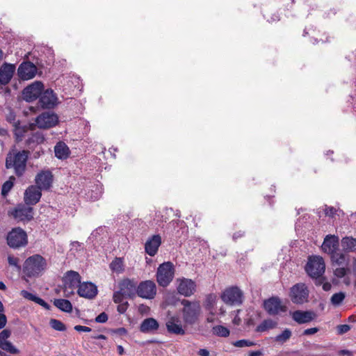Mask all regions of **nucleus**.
I'll return each instance as SVG.
<instances>
[{
    "instance_id": "30",
    "label": "nucleus",
    "mask_w": 356,
    "mask_h": 356,
    "mask_svg": "<svg viewBox=\"0 0 356 356\" xmlns=\"http://www.w3.org/2000/svg\"><path fill=\"white\" fill-rule=\"evenodd\" d=\"M70 152L69 147L64 142L60 141L54 147L55 156L59 159H67Z\"/></svg>"
},
{
    "instance_id": "59",
    "label": "nucleus",
    "mask_w": 356,
    "mask_h": 356,
    "mask_svg": "<svg viewBox=\"0 0 356 356\" xmlns=\"http://www.w3.org/2000/svg\"><path fill=\"white\" fill-rule=\"evenodd\" d=\"M240 312H241L240 309L236 310V315L234 316V319L232 320V323L234 325H238L241 323V318L238 315Z\"/></svg>"
},
{
    "instance_id": "60",
    "label": "nucleus",
    "mask_w": 356,
    "mask_h": 356,
    "mask_svg": "<svg viewBox=\"0 0 356 356\" xmlns=\"http://www.w3.org/2000/svg\"><path fill=\"white\" fill-rule=\"evenodd\" d=\"M113 333L119 335H125L127 333V330L124 327H120L113 330Z\"/></svg>"
},
{
    "instance_id": "29",
    "label": "nucleus",
    "mask_w": 356,
    "mask_h": 356,
    "mask_svg": "<svg viewBox=\"0 0 356 356\" xmlns=\"http://www.w3.org/2000/svg\"><path fill=\"white\" fill-rule=\"evenodd\" d=\"M159 327L158 321L154 318H147L142 321L139 330L143 333H150L157 330Z\"/></svg>"
},
{
    "instance_id": "9",
    "label": "nucleus",
    "mask_w": 356,
    "mask_h": 356,
    "mask_svg": "<svg viewBox=\"0 0 356 356\" xmlns=\"http://www.w3.org/2000/svg\"><path fill=\"white\" fill-rule=\"evenodd\" d=\"M220 298L227 305H240L243 302V293L238 286H231L225 289Z\"/></svg>"
},
{
    "instance_id": "5",
    "label": "nucleus",
    "mask_w": 356,
    "mask_h": 356,
    "mask_svg": "<svg viewBox=\"0 0 356 356\" xmlns=\"http://www.w3.org/2000/svg\"><path fill=\"white\" fill-rule=\"evenodd\" d=\"M183 320L186 325H193L196 323L201 314V306L198 301H190L186 299L181 300Z\"/></svg>"
},
{
    "instance_id": "21",
    "label": "nucleus",
    "mask_w": 356,
    "mask_h": 356,
    "mask_svg": "<svg viewBox=\"0 0 356 356\" xmlns=\"http://www.w3.org/2000/svg\"><path fill=\"white\" fill-rule=\"evenodd\" d=\"M77 293L81 297L92 299L97 294V288L95 284L90 282H86L79 284Z\"/></svg>"
},
{
    "instance_id": "55",
    "label": "nucleus",
    "mask_w": 356,
    "mask_h": 356,
    "mask_svg": "<svg viewBox=\"0 0 356 356\" xmlns=\"http://www.w3.org/2000/svg\"><path fill=\"white\" fill-rule=\"evenodd\" d=\"M318 331H319V328L316 327L307 328L303 331L302 334L305 335V336L312 335V334H314L315 333L318 332Z\"/></svg>"
},
{
    "instance_id": "1",
    "label": "nucleus",
    "mask_w": 356,
    "mask_h": 356,
    "mask_svg": "<svg viewBox=\"0 0 356 356\" xmlns=\"http://www.w3.org/2000/svg\"><path fill=\"white\" fill-rule=\"evenodd\" d=\"M30 156L29 150L18 151L13 149L6 155V168L13 169L15 175L21 177L26 170V163Z\"/></svg>"
},
{
    "instance_id": "12",
    "label": "nucleus",
    "mask_w": 356,
    "mask_h": 356,
    "mask_svg": "<svg viewBox=\"0 0 356 356\" xmlns=\"http://www.w3.org/2000/svg\"><path fill=\"white\" fill-rule=\"evenodd\" d=\"M156 295V284L152 280L143 281L137 285V296L142 298L151 300Z\"/></svg>"
},
{
    "instance_id": "2",
    "label": "nucleus",
    "mask_w": 356,
    "mask_h": 356,
    "mask_svg": "<svg viewBox=\"0 0 356 356\" xmlns=\"http://www.w3.org/2000/svg\"><path fill=\"white\" fill-rule=\"evenodd\" d=\"M47 266V260L40 254L29 257L24 262L22 272L24 276L31 278L40 276Z\"/></svg>"
},
{
    "instance_id": "26",
    "label": "nucleus",
    "mask_w": 356,
    "mask_h": 356,
    "mask_svg": "<svg viewBox=\"0 0 356 356\" xmlns=\"http://www.w3.org/2000/svg\"><path fill=\"white\" fill-rule=\"evenodd\" d=\"M105 238H106L105 227L100 226L92 231L87 241L92 243L93 245H101Z\"/></svg>"
},
{
    "instance_id": "45",
    "label": "nucleus",
    "mask_w": 356,
    "mask_h": 356,
    "mask_svg": "<svg viewBox=\"0 0 356 356\" xmlns=\"http://www.w3.org/2000/svg\"><path fill=\"white\" fill-rule=\"evenodd\" d=\"M50 326L56 331L64 332L66 330L65 325L59 320L51 318L49 321Z\"/></svg>"
},
{
    "instance_id": "17",
    "label": "nucleus",
    "mask_w": 356,
    "mask_h": 356,
    "mask_svg": "<svg viewBox=\"0 0 356 356\" xmlns=\"http://www.w3.org/2000/svg\"><path fill=\"white\" fill-rule=\"evenodd\" d=\"M36 72V66L30 61L23 62L20 64L17 70L19 77L23 80L33 79L35 76Z\"/></svg>"
},
{
    "instance_id": "62",
    "label": "nucleus",
    "mask_w": 356,
    "mask_h": 356,
    "mask_svg": "<svg viewBox=\"0 0 356 356\" xmlns=\"http://www.w3.org/2000/svg\"><path fill=\"white\" fill-rule=\"evenodd\" d=\"M325 280V278L322 280V284H323V289L325 291H328L331 289L332 288V285L330 282H323V281Z\"/></svg>"
},
{
    "instance_id": "58",
    "label": "nucleus",
    "mask_w": 356,
    "mask_h": 356,
    "mask_svg": "<svg viewBox=\"0 0 356 356\" xmlns=\"http://www.w3.org/2000/svg\"><path fill=\"white\" fill-rule=\"evenodd\" d=\"M7 323V318L5 314H0V329L5 327Z\"/></svg>"
},
{
    "instance_id": "57",
    "label": "nucleus",
    "mask_w": 356,
    "mask_h": 356,
    "mask_svg": "<svg viewBox=\"0 0 356 356\" xmlns=\"http://www.w3.org/2000/svg\"><path fill=\"white\" fill-rule=\"evenodd\" d=\"M338 355L339 356H353V353L352 351H350L349 350L343 349V350H340L338 352Z\"/></svg>"
},
{
    "instance_id": "33",
    "label": "nucleus",
    "mask_w": 356,
    "mask_h": 356,
    "mask_svg": "<svg viewBox=\"0 0 356 356\" xmlns=\"http://www.w3.org/2000/svg\"><path fill=\"white\" fill-rule=\"evenodd\" d=\"M277 323L270 318L264 320L255 329L257 332H264L268 330L275 328Z\"/></svg>"
},
{
    "instance_id": "56",
    "label": "nucleus",
    "mask_w": 356,
    "mask_h": 356,
    "mask_svg": "<svg viewBox=\"0 0 356 356\" xmlns=\"http://www.w3.org/2000/svg\"><path fill=\"white\" fill-rule=\"evenodd\" d=\"M74 329L77 332H90L91 331V328L87 326H83V325H75L74 327Z\"/></svg>"
},
{
    "instance_id": "4",
    "label": "nucleus",
    "mask_w": 356,
    "mask_h": 356,
    "mask_svg": "<svg viewBox=\"0 0 356 356\" xmlns=\"http://www.w3.org/2000/svg\"><path fill=\"white\" fill-rule=\"evenodd\" d=\"M325 270V264L323 257L320 256H310L305 266V271L312 278L315 279L316 285H321L324 279L322 275Z\"/></svg>"
},
{
    "instance_id": "39",
    "label": "nucleus",
    "mask_w": 356,
    "mask_h": 356,
    "mask_svg": "<svg viewBox=\"0 0 356 356\" xmlns=\"http://www.w3.org/2000/svg\"><path fill=\"white\" fill-rule=\"evenodd\" d=\"M212 332L213 334L221 337H227L230 334L229 330L222 325H216L213 327Z\"/></svg>"
},
{
    "instance_id": "13",
    "label": "nucleus",
    "mask_w": 356,
    "mask_h": 356,
    "mask_svg": "<svg viewBox=\"0 0 356 356\" xmlns=\"http://www.w3.org/2000/svg\"><path fill=\"white\" fill-rule=\"evenodd\" d=\"M44 89V86L40 81H35L32 84L26 87L22 92L24 99L28 102H31L38 97Z\"/></svg>"
},
{
    "instance_id": "38",
    "label": "nucleus",
    "mask_w": 356,
    "mask_h": 356,
    "mask_svg": "<svg viewBox=\"0 0 356 356\" xmlns=\"http://www.w3.org/2000/svg\"><path fill=\"white\" fill-rule=\"evenodd\" d=\"M325 214L330 218H334L335 216H340L344 215V212L340 209H336L334 207H328L327 205H325Z\"/></svg>"
},
{
    "instance_id": "18",
    "label": "nucleus",
    "mask_w": 356,
    "mask_h": 356,
    "mask_svg": "<svg viewBox=\"0 0 356 356\" xmlns=\"http://www.w3.org/2000/svg\"><path fill=\"white\" fill-rule=\"evenodd\" d=\"M58 102V98L51 89L42 90L39 98V103L44 108H54Z\"/></svg>"
},
{
    "instance_id": "11",
    "label": "nucleus",
    "mask_w": 356,
    "mask_h": 356,
    "mask_svg": "<svg viewBox=\"0 0 356 356\" xmlns=\"http://www.w3.org/2000/svg\"><path fill=\"white\" fill-rule=\"evenodd\" d=\"M263 307L265 311L270 316L278 315L281 312H286L287 307L282 304L278 296H272L264 301Z\"/></svg>"
},
{
    "instance_id": "24",
    "label": "nucleus",
    "mask_w": 356,
    "mask_h": 356,
    "mask_svg": "<svg viewBox=\"0 0 356 356\" xmlns=\"http://www.w3.org/2000/svg\"><path fill=\"white\" fill-rule=\"evenodd\" d=\"M15 66L13 64L4 63L0 68V84H8L13 76Z\"/></svg>"
},
{
    "instance_id": "14",
    "label": "nucleus",
    "mask_w": 356,
    "mask_h": 356,
    "mask_svg": "<svg viewBox=\"0 0 356 356\" xmlns=\"http://www.w3.org/2000/svg\"><path fill=\"white\" fill-rule=\"evenodd\" d=\"M35 124L40 129H49L56 125L58 118L52 112H44L35 118Z\"/></svg>"
},
{
    "instance_id": "6",
    "label": "nucleus",
    "mask_w": 356,
    "mask_h": 356,
    "mask_svg": "<svg viewBox=\"0 0 356 356\" xmlns=\"http://www.w3.org/2000/svg\"><path fill=\"white\" fill-rule=\"evenodd\" d=\"M7 245L13 249L18 250L28 244L26 232L21 227H14L8 232L6 236Z\"/></svg>"
},
{
    "instance_id": "44",
    "label": "nucleus",
    "mask_w": 356,
    "mask_h": 356,
    "mask_svg": "<svg viewBox=\"0 0 356 356\" xmlns=\"http://www.w3.org/2000/svg\"><path fill=\"white\" fill-rule=\"evenodd\" d=\"M0 348L10 354H18L19 350L9 341L1 344Z\"/></svg>"
},
{
    "instance_id": "54",
    "label": "nucleus",
    "mask_w": 356,
    "mask_h": 356,
    "mask_svg": "<svg viewBox=\"0 0 356 356\" xmlns=\"http://www.w3.org/2000/svg\"><path fill=\"white\" fill-rule=\"evenodd\" d=\"M35 302L38 304L39 305L42 306V307H44L46 309L49 310L51 308V306L47 302H46L43 299H42L39 297L37 298Z\"/></svg>"
},
{
    "instance_id": "40",
    "label": "nucleus",
    "mask_w": 356,
    "mask_h": 356,
    "mask_svg": "<svg viewBox=\"0 0 356 356\" xmlns=\"http://www.w3.org/2000/svg\"><path fill=\"white\" fill-rule=\"evenodd\" d=\"M350 270L349 268H348V266L333 267L334 275L337 278L344 277L350 272Z\"/></svg>"
},
{
    "instance_id": "63",
    "label": "nucleus",
    "mask_w": 356,
    "mask_h": 356,
    "mask_svg": "<svg viewBox=\"0 0 356 356\" xmlns=\"http://www.w3.org/2000/svg\"><path fill=\"white\" fill-rule=\"evenodd\" d=\"M198 355L200 356H209V351L205 348H201L197 352Z\"/></svg>"
},
{
    "instance_id": "48",
    "label": "nucleus",
    "mask_w": 356,
    "mask_h": 356,
    "mask_svg": "<svg viewBox=\"0 0 356 356\" xmlns=\"http://www.w3.org/2000/svg\"><path fill=\"white\" fill-rule=\"evenodd\" d=\"M8 262L10 266L16 267L17 268V270L21 269V266L19 265V259L17 257H15L12 255H9L8 257Z\"/></svg>"
},
{
    "instance_id": "47",
    "label": "nucleus",
    "mask_w": 356,
    "mask_h": 356,
    "mask_svg": "<svg viewBox=\"0 0 356 356\" xmlns=\"http://www.w3.org/2000/svg\"><path fill=\"white\" fill-rule=\"evenodd\" d=\"M13 186L14 183L12 181V179H8L6 182H4L1 187L2 196L4 197H6L13 188Z\"/></svg>"
},
{
    "instance_id": "15",
    "label": "nucleus",
    "mask_w": 356,
    "mask_h": 356,
    "mask_svg": "<svg viewBox=\"0 0 356 356\" xmlns=\"http://www.w3.org/2000/svg\"><path fill=\"white\" fill-rule=\"evenodd\" d=\"M41 197L40 188L35 185H31L24 191V202L33 207L40 202Z\"/></svg>"
},
{
    "instance_id": "19",
    "label": "nucleus",
    "mask_w": 356,
    "mask_h": 356,
    "mask_svg": "<svg viewBox=\"0 0 356 356\" xmlns=\"http://www.w3.org/2000/svg\"><path fill=\"white\" fill-rule=\"evenodd\" d=\"M102 193L103 185L98 179H95L88 187L85 195L88 200L91 201H96L102 197Z\"/></svg>"
},
{
    "instance_id": "32",
    "label": "nucleus",
    "mask_w": 356,
    "mask_h": 356,
    "mask_svg": "<svg viewBox=\"0 0 356 356\" xmlns=\"http://www.w3.org/2000/svg\"><path fill=\"white\" fill-rule=\"evenodd\" d=\"M54 305L64 312L70 313L72 311V305L71 302L67 299H54Z\"/></svg>"
},
{
    "instance_id": "36",
    "label": "nucleus",
    "mask_w": 356,
    "mask_h": 356,
    "mask_svg": "<svg viewBox=\"0 0 356 356\" xmlns=\"http://www.w3.org/2000/svg\"><path fill=\"white\" fill-rule=\"evenodd\" d=\"M44 141V136L41 131H36L33 133L31 137H29L26 141V144L27 145H31V144H41Z\"/></svg>"
},
{
    "instance_id": "16",
    "label": "nucleus",
    "mask_w": 356,
    "mask_h": 356,
    "mask_svg": "<svg viewBox=\"0 0 356 356\" xmlns=\"http://www.w3.org/2000/svg\"><path fill=\"white\" fill-rule=\"evenodd\" d=\"M292 319L298 324H305L312 322L317 318V314L312 310H296L291 312Z\"/></svg>"
},
{
    "instance_id": "46",
    "label": "nucleus",
    "mask_w": 356,
    "mask_h": 356,
    "mask_svg": "<svg viewBox=\"0 0 356 356\" xmlns=\"http://www.w3.org/2000/svg\"><path fill=\"white\" fill-rule=\"evenodd\" d=\"M233 346L238 348L243 347H252L257 345L256 342L250 341L249 339H240L234 341Z\"/></svg>"
},
{
    "instance_id": "10",
    "label": "nucleus",
    "mask_w": 356,
    "mask_h": 356,
    "mask_svg": "<svg viewBox=\"0 0 356 356\" xmlns=\"http://www.w3.org/2000/svg\"><path fill=\"white\" fill-rule=\"evenodd\" d=\"M291 300L296 305H302L308 301L309 290L304 283H298L290 289Z\"/></svg>"
},
{
    "instance_id": "64",
    "label": "nucleus",
    "mask_w": 356,
    "mask_h": 356,
    "mask_svg": "<svg viewBox=\"0 0 356 356\" xmlns=\"http://www.w3.org/2000/svg\"><path fill=\"white\" fill-rule=\"evenodd\" d=\"M264 355L263 351L261 350L250 351L248 356H262Z\"/></svg>"
},
{
    "instance_id": "37",
    "label": "nucleus",
    "mask_w": 356,
    "mask_h": 356,
    "mask_svg": "<svg viewBox=\"0 0 356 356\" xmlns=\"http://www.w3.org/2000/svg\"><path fill=\"white\" fill-rule=\"evenodd\" d=\"M35 186L40 188V191H49L52 187L53 179H35Z\"/></svg>"
},
{
    "instance_id": "35",
    "label": "nucleus",
    "mask_w": 356,
    "mask_h": 356,
    "mask_svg": "<svg viewBox=\"0 0 356 356\" xmlns=\"http://www.w3.org/2000/svg\"><path fill=\"white\" fill-rule=\"evenodd\" d=\"M14 129L13 133L17 141L22 140L25 133L27 131L28 128L26 126H21L19 122H15L13 124Z\"/></svg>"
},
{
    "instance_id": "3",
    "label": "nucleus",
    "mask_w": 356,
    "mask_h": 356,
    "mask_svg": "<svg viewBox=\"0 0 356 356\" xmlns=\"http://www.w3.org/2000/svg\"><path fill=\"white\" fill-rule=\"evenodd\" d=\"M118 290L114 291L113 300L115 303H120L124 298L134 299L137 295V282L129 278L120 280L118 284Z\"/></svg>"
},
{
    "instance_id": "52",
    "label": "nucleus",
    "mask_w": 356,
    "mask_h": 356,
    "mask_svg": "<svg viewBox=\"0 0 356 356\" xmlns=\"http://www.w3.org/2000/svg\"><path fill=\"white\" fill-rule=\"evenodd\" d=\"M108 315L105 312H102L95 318V322L99 323H104L108 321Z\"/></svg>"
},
{
    "instance_id": "27",
    "label": "nucleus",
    "mask_w": 356,
    "mask_h": 356,
    "mask_svg": "<svg viewBox=\"0 0 356 356\" xmlns=\"http://www.w3.org/2000/svg\"><path fill=\"white\" fill-rule=\"evenodd\" d=\"M81 277L79 273L74 270H68L65 274L64 282L69 288L79 287Z\"/></svg>"
},
{
    "instance_id": "7",
    "label": "nucleus",
    "mask_w": 356,
    "mask_h": 356,
    "mask_svg": "<svg viewBox=\"0 0 356 356\" xmlns=\"http://www.w3.org/2000/svg\"><path fill=\"white\" fill-rule=\"evenodd\" d=\"M8 215L17 222H27L33 219V208L26 203H19L8 211Z\"/></svg>"
},
{
    "instance_id": "22",
    "label": "nucleus",
    "mask_w": 356,
    "mask_h": 356,
    "mask_svg": "<svg viewBox=\"0 0 356 356\" xmlns=\"http://www.w3.org/2000/svg\"><path fill=\"white\" fill-rule=\"evenodd\" d=\"M161 244V237L159 234H155L149 237L145 244V250L149 256H154Z\"/></svg>"
},
{
    "instance_id": "28",
    "label": "nucleus",
    "mask_w": 356,
    "mask_h": 356,
    "mask_svg": "<svg viewBox=\"0 0 356 356\" xmlns=\"http://www.w3.org/2000/svg\"><path fill=\"white\" fill-rule=\"evenodd\" d=\"M332 267L348 266L349 255L346 252L337 251L330 255Z\"/></svg>"
},
{
    "instance_id": "50",
    "label": "nucleus",
    "mask_w": 356,
    "mask_h": 356,
    "mask_svg": "<svg viewBox=\"0 0 356 356\" xmlns=\"http://www.w3.org/2000/svg\"><path fill=\"white\" fill-rule=\"evenodd\" d=\"M350 330V326L347 324L339 325L337 327V333L343 334L348 332Z\"/></svg>"
},
{
    "instance_id": "53",
    "label": "nucleus",
    "mask_w": 356,
    "mask_h": 356,
    "mask_svg": "<svg viewBox=\"0 0 356 356\" xmlns=\"http://www.w3.org/2000/svg\"><path fill=\"white\" fill-rule=\"evenodd\" d=\"M53 175L51 174V172L49 170H47V171H42V172H39L35 178H44V179H46V178H52Z\"/></svg>"
},
{
    "instance_id": "25",
    "label": "nucleus",
    "mask_w": 356,
    "mask_h": 356,
    "mask_svg": "<svg viewBox=\"0 0 356 356\" xmlns=\"http://www.w3.org/2000/svg\"><path fill=\"white\" fill-rule=\"evenodd\" d=\"M165 325L167 330L169 333L177 335H184L186 333L178 317L172 316L166 322Z\"/></svg>"
},
{
    "instance_id": "61",
    "label": "nucleus",
    "mask_w": 356,
    "mask_h": 356,
    "mask_svg": "<svg viewBox=\"0 0 356 356\" xmlns=\"http://www.w3.org/2000/svg\"><path fill=\"white\" fill-rule=\"evenodd\" d=\"M244 234H245V232L243 231L236 232L233 234V236H232L233 240L236 241L238 238L243 237L244 236Z\"/></svg>"
},
{
    "instance_id": "41",
    "label": "nucleus",
    "mask_w": 356,
    "mask_h": 356,
    "mask_svg": "<svg viewBox=\"0 0 356 356\" xmlns=\"http://www.w3.org/2000/svg\"><path fill=\"white\" fill-rule=\"evenodd\" d=\"M291 331L289 328H286L282 333L275 337V341L280 343H284L291 338Z\"/></svg>"
},
{
    "instance_id": "34",
    "label": "nucleus",
    "mask_w": 356,
    "mask_h": 356,
    "mask_svg": "<svg viewBox=\"0 0 356 356\" xmlns=\"http://www.w3.org/2000/svg\"><path fill=\"white\" fill-rule=\"evenodd\" d=\"M216 302V296L213 293H209L206 296L204 302V307L206 310L209 312V314L214 315L213 307Z\"/></svg>"
},
{
    "instance_id": "20",
    "label": "nucleus",
    "mask_w": 356,
    "mask_h": 356,
    "mask_svg": "<svg viewBox=\"0 0 356 356\" xmlns=\"http://www.w3.org/2000/svg\"><path fill=\"white\" fill-rule=\"evenodd\" d=\"M196 290V284L191 279L183 278L180 280L177 286V291L179 294L190 297Z\"/></svg>"
},
{
    "instance_id": "51",
    "label": "nucleus",
    "mask_w": 356,
    "mask_h": 356,
    "mask_svg": "<svg viewBox=\"0 0 356 356\" xmlns=\"http://www.w3.org/2000/svg\"><path fill=\"white\" fill-rule=\"evenodd\" d=\"M118 306L117 307V311L120 313V314H124L126 312V311L128 309V307H129V303L127 301H125L124 302L122 300V302L118 303Z\"/></svg>"
},
{
    "instance_id": "49",
    "label": "nucleus",
    "mask_w": 356,
    "mask_h": 356,
    "mask_svg": "<svg viewBox=\"0 0 356 356\" xmlns=\"http://www.w3.org/2000/svg\"><path fill=\"white\" fill-rule=\"evenodd\" d=\"M21 296L27 300L33 301L34 302L38 298V296H36L35 295H34L26 290H22L21 291Z\"/></svg>"
},
{
    "instance_id": "42",
    "label": "nucleus",
    "mask_w": 356,
    "mask_h": 356,
    "mask_svg": "<svg viewBox=\"0 0 356 356\" xmlns=\"http://www.w3.org/2000/svg\"><path fill=\"white\" fill-rule=\"evenodd\" d=\"M110 268L112 271L118 273L123 271L122 261L120 258L116 257L111 264Z\"/></svg>"
},
{
    "instance_id": "43",
    "label": "nucleus",
    "mask_w": 356,
    "mask_h": 356,
    "mask_svg": "<svg viewBox=\"0 0 356 356\" xmlns=\"http://www.w3.org/2000/svg\"><path fill=\"white\" fill-rule=\"evenodd\" d=\"M345 298V293L340 291L339 293H334L331 297L330 301L334 306H339L341 304Z\"/></svg>"
},
{
    "instance_id": "8",
    "label": "nucleus",
    "mask_w": 356,
    "mask_h": 356,
    "mask_svg": "<svg viewBox=\"0 0 356 356\" xmlns=\"http://www.w3.org/2000/svg\"><path fill=\"white\" fill-rule=\"evenodd\" d=\"M175 268L172 262H164L159 265L156 271V281L159 286L166 287L172 281Z\"/></svg>"
},
{
    "instance_id": "23",
    "label": "nucleus",
    "mask_w": 356,
    "mask_h": 356,
    "mask_svg": "<svg viewBox=\"0 0 356 356\" xmlns=\"http://www.w3.org/2000/svg\"><path fill=\"white\" fill-rule=\"evenodd\" d=\"M339 238L334 235H327L321 245L322 250L331 255L338 250Z\"/></svg>"
},
{
    "instance_id": "31",
    "label": "nucleus",
    "mask_w": 356,
    "mask_h": 356,
    "mask_svg": "<svg viewBox=\"0 0 356 356\" xmlns=\"http://www.w3.org/2000/svg\"><path fill=\"white\" fill-rule=\"evenodd\" d=\"M341 246L346 252L356 251V238L352 236H345L341 239Z\"/></svg>"
}]
</instances>
